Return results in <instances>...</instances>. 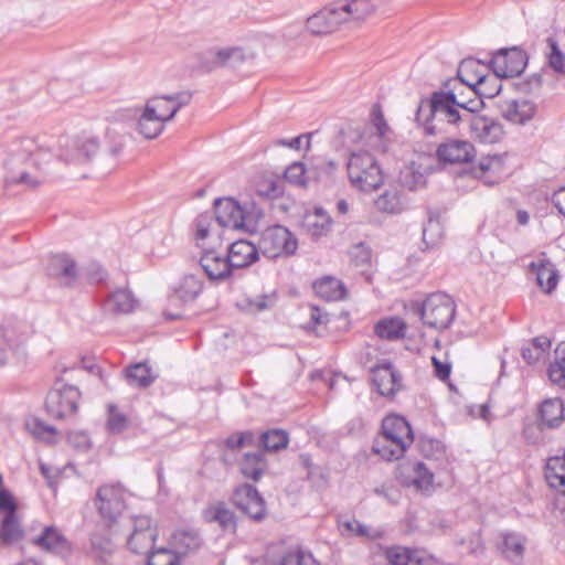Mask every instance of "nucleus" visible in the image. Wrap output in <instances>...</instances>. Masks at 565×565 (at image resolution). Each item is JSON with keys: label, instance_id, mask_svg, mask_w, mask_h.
I'll list each match as a JSON object with an SVG mask.
<instances>
[{"label": "nucleus", "instance_id": "43", "mask_svg": "<svg viewBox=\"0 0 565 565\" xmlns=\"http://www.w3.org/2000/svg\"><path fill=\"white\" fill-rule=\"evenodd\" d=\"M376 209L384 213L397 214L404 210V203L397 189L385 190L374 202Z\"/></svg>", "mask_w": 565, "mask_h": 565}, {"label": "nucleus", "instance_id": "49", "mask_svg": "<svg viewBox=\"0 0 565 565\" xmlns=\"http://www.w3.org/2000/svg\"><path fill=\"white\" fill-rule=\"evenodd\" d=\"M259 441L265 450L278 451L287 447L289 437L282 429H270L260 435Z\"/></svg>", "mask_w": 565, "mask_h": 565}, {"label": "nucleus", "instance_id": "37", "mask_svg": "<svg viewBox=\"0 0 565 565\" xmlns=\"http://www.w3.org/2000/svg\"><path fill=\"white\" fill-rule=\"evenodd\" d=\"M136 303V299L128 289H117L108 296L105 307L114 313H129L135 309Z\"/></svg>", "mask_w": 565, "mask_h": 565}, {"label": "nucleus", "instance_id": "39", "mask_svg": "<svg viewBox=\"0 0 565 565\" xmlns=\"http://www.w3.org/2000/svg\"><path fill=\"white\" fill-rule=\"evenodd\" d=\"M24 532L21 527L17 513L6 514L0 525V542L4 545H11L23 539Z\"/></svg>", "mask_w": 565, "mask_h": 565}, {"label": "nucleus", "instance_id": "17", "mask_svg": "<svg viewBox=\"0 0 565 565\" xmlns=\"http://www.w3.org/2000/svg\"><path fill=\"white\" fill-rule=\"evenodd\" d=\"M372 382L379 394L386 397H393L402 388L401 375L390 363L373 367Z\"/></svg>", "mask_w": 565, "mask_h": 565}, {"label": "nucleus", "instance_id": "20", "mask_svg": "<svg viewBox=\"0 0 565 565\" xmlns=\"http://www.w3.org/2000/svg\"><path fill=\"white\" fill-rule=\"evenodd\" d=\"M383 554L390 565H436L424 552L404 546L386 547Z\"/></svg>", "mask_w": 565, "mask_h": 565}, {"label": "nucleus", "instance_id": "41", "mask_svg": "<svg viewBox=\"0 0 565 565\" xmlns=\"http://www.w3.org/2000/svg\"><path fill=\"white\" fill-rule=\"evenodd\" d=\"M166 122L149 113L145 107L137 122V130L146 139H154L161 135Z\"/></svg>", "mask_w": 565, "mask_h": 565}, {"label": "nucleus", "instance_id": "60", "mask_svg": "<svg viewBox=\"0 0 565 565\" xmlns=\"http://www.w3.org/2000/svg\"><path fill=\"white\" fill-rule=\"evenodd\" d=\"M25 427L35 438L47 443H51L53 436L56 434V429L53 426L46 425L38 418L28 420Z\"/></svg>", "mask_w": 565, "mask_h": 565}, {"label": "nucleus", "instance_id": "14", "mask_svg": "<svg viewBox=\"0 0 565 565\" xmlns=\"http://www.w3.org/2000/svg\"><path fill=\"white\" fill-rule=\"evenodd\" d=\"M32 543L40 550L47 553L67 557L72 554L73 546L63 532L54 526H45L41 534L32 540Z\"/></svg>", "mask_w": 565, "mask_h": 565}, {"label": "nucleus", "instance_id": "48", "mask_svg": "<svg viewBox=\"0 0 565 565\" xmlns=\"http://www.w3.org/2000/svg\"><path fill=\"white\" fill-rule=\"evenodd\" d=\"M338 527L341 535L344 537H376V535L370 532V529L366 525L360 523L355 519H340L338 521Z\"/></svg>", "mask_w": 565, "mask_h": 565}, {"label": "nucleus", "instance_id": "59", "mask_svg": "<svg viewBox=\"0 0 565 565\" xmlns=\"http://www.w3.org/2000/svg\"><path fill=\"white\" fill-rule=\"evenodd\" d=\"M399 181L408 190H417L426 184L425 175L415 170L413 166L406 167L401 171Z\"/></svg>", "mask_w": 565, "mask_h": 565}, {"label": "nucleus", "instance_id": "26", "mask_svg": "<svg viewBox=\"0 0 565 565\" xmlns=\"http://www.w3.org/2000/svg\"><path fill=\"white\" fill-rule=\"evenodd\" d=\"M203 519L207 523H216L224 532L234 533L237 527L235 513L224 502L209 505L203 511Z\"/></svg>", "mask_w": 565, "mask_h": 565}, {"label": "nucleus", "instance_id": "7", "mask_svg": "<svg viewBox=\"0 0 565 565\" xmlns=\"http://www.w3.org/2000/svg\"><path fill=\"white\" fill-rule=\"evenodd\" d=\"M94 505L107 526H111L126 508L125 489L119 483L100 486L96 491Z\"/></svg>", "mask_w": 565, "mask_h": 565}, {"label": "nucleus", "instance_id": "40", "mask_svg": "<svg viewBox=\"0 0 565 565\" xmlns=\"http://www.w3.org/2000/svg\"><path fill=\"white\" fill-rule=\"evenodd\" d=\"M313 289L317 296L327 301L341 300L345 295V288L343 284L332 277H324L315 282Z\"/></svg>", "mask_w": 565, "mask_h": 565}, {"label": "nucleus", "instance_id": "19", "mask_svg": "<svg viewBox=\"0 0 565 565\" xmlns=\"http://www.w3.org/2000/svg\"><path fill=\"white\" fill-rule=\"evenodd\" d=\"M334 6L341 24H359L370 18L375 11V7L370 0H345L334 2Z\"/></svg>", "mask_w": 565, "mask_h": 565}, {"label": "nucleus", "instance_id": "8", "mask_svg": "<svg viewBox=\"0 0 565 565\" xmlns=\"http://www.w3.org/2000/svg\"><path fill=\"white\" fill-rule=\"evenodd\" d=\"M79 396L81 393L77 387L57 383L46 396V411L56 419H62L73 415L77 411Z\"/></svg>", "mask_w": 565, "mask_h": 565}, {"label": "nucleus", "instance_id": "2", "mask_svg": "<svg viewBox=\"0 0 565 565\" xmlns=\"http://www.w3.org/2000/svg\"><path fill=\"white\" fill-rule=\"evenodd\" d=\"M471 115L459 108L455 97L444 88L433 92L429 97L420 98L415 122L425 136H438L459 131L466 127Z\"/></svg>", "mask_w": 565, "mask_h": 565}, {"label": "nucleus", "instance_id": "61", "mask_svg": "<svg viewBox=\"0 0 565 565\" xmlns=\"http://www.w3.org/2000/svg\"><path fill=\"white\" fill-rule=\"evenodd\" d=\"M500 160L498 158H488L484 160H481L478 167L473 168L471 173L477 179H484L486 184H493L497 183V180H489L487 179L486 174L488 172H494L500 168Z\"/></svg>", "mask_w": 565, "mask_h": 565}, {"label": "nucleus", "instance_id": "13", "mask_svg": "<svg viewBox=\"0 0 565 565\" xmlns=\"http://www.w3.org/2000/svg\"><path fill=\"white\" fill-rule=\"evenodd\" d=\"M233 503L254 521L266 516L265 501L252 484H242L233 493Z\"/></svg>", "mask_w": 565, "mask_h": 565}, {"label": "nucleus", "instance_id": "12", "mask_svg": "<svg viewBox=\"0 0 565 565\" xmlns=\"http://www.w3.org/2000/svg\"><path fill=\"white\" fill-rule=\"evenodd\" d=\"M99 150V141L96 137L82 134L62 146L60 159L65 163L89 161Z\"/></svg>", "mask_w": 565, "mask_h": 565}, {"label": "nucleus", "instance_id": "31", "mask_svg": "<svg viewBox=\"0 0 565 565\" xmlns=\"http://www.w3.org/2000/svg\"><path fill=\"white\" fill-rule=\"evenodd\" d=\"M409 446L411 444L381 435L374 440L372 449L383 459L391 461L402 458Z\"/></svg>", "mask_w": 565, "mask_h": 565}, {"label": "nucleus", "instance_id": "58", "mask_svg": "<svg viewBox=\"0 0 565 565\" xmlns=\"http://www.w3.org/2000/svg\"><path fill=\"white\" fill-rule=\"evenodd\" d=\"M339 170V163L334 160L319 159L310 167L311 178L322 180L332 178Z\"/></svg>", "mask_w": 565, "mask_h": 565}, {"label": "nucleus", "instance_id": "63", "mask_svg": "<svg viewBox=\"0 0 565 565\" xmlns=\"http://www.w3.org/2000/svg\"><path fill=\"white\" fill-rule=\"evenodd\" d=\"M215 214L203 213L196 217L195 227H196V239H205L210 232L213 231V225H215Z\"/></svg>", "mask_w": 565, "mask_h": 565}, {"label": "nucleus", "instance_id": "54", "mask_svg": "<svg viewBox=\"0 0 565 565\" xmlns=\"http://www.w3.org/2000/svg\"><path fill=\"white\" fill-rule=\"evenodd\" d=\"M92 550L96 557L102 562H106V558L114 552V544L110 537L98 531L94 532L90 537Z\"/></svg>", "mask_w": 565, "mask_h": 565}, {"label": "nucleus", "instance_id": "18", "mask_svg": "<svg viewBox=\"0 0 565 565\" xmlns=\"http://www.w3.org/2000/svg\"><path fill=\"white\" fill-rule=\"evenodd\" d=\"M341 25L334 3H331L306 21V29L313 35H326L334 32Z\"/></svg>", "mask_w": 565, "mask_h": 565}, {"label": "nucleus", "instance_id": "42", "mask_svg": "<svg viewBox=\"0 0 565 565\" xmlns=\"http://www.w3.org/2000/svg\"><path fill=\"white\" fill-rule=\"evenodd\" d=\"M305 227L312 237L326 235L331 227V220L322 209H316L315 212L305 217Z\"/></svg>", "mask_w": 565, "mask_h": 565}, {"label": "nucleus", "instance_id": "34", "mask_svg": "<svg viewBox=\"0 0 565 565\" xmlns=\"http://www.w3.org/2000/svg\"><path fill=\"white\" fill-rule=\"evenodd\" d=\"M105 137L110 141V146L98 162V167L103 171L111 170L116 166L117 158L124 148L122 136L114 127H106Z\"/></svg>", "mask_w": 565, "mask_h": 565}, {"label": "nucleus", "instance_id": "5", "mask_svg": "<svg viewBox=\"0 0 565 565\" xmlns=\"http://www.w3.org/2000/svg\"><path fill=\"white\" fill-rule=\"evenodd\" d=\"M420 319L428 328L436 330L448 329L456 315V303L451 297L443 292L429 295L417 307Z\"/></svg>", "mask_w": 565, "mask_h": 565}, {"label": "nucleus", "instance_id": "22", "mask_svg": "<svg viewBox=\"0 0 565 565\" xmlns=\"http://www.w3.org/2000/svg\"><path fill=\"white\" fill-rule=\"evenodd\" d=\"M466 127L470 132L484 143H494L500 140L503 130L500 124L493 119L472 114L470 120L467 121Z\"/></svg>", "mask_w": 565, "mask_h": 565}, {"label": "nucleus", "instance_id": "53", "mask_svg": "<svg viewBox=\"0 0 565 565\" xmlns=\"http://www.w3.org/2000/svg\"><path fill=\"white\" fill-rule=\"evenodd\" d=\"M285 179L291 184L305 188L311 178L310 168L306 169L302 162H294L287 167L285 171Z\"/></svg>", "mask_w": 565, "mask_h": 565}, {"label": "nucleus", "instance_id": "64", "mask_svg": "<svg viewBox=\"0 0 565 565\" xmlns=\"http://www.w3.org/2000/svg\"><path fill=\"white\" fill-rule=\"evenodd\" d=\"M275 302V295H260L248 300L247 309L253 313H257L273 308Z\"/></svg>", "mask_w": 565, "mask_h": 565}, {"label": "nucleus", "instance_id": "3", "mask_svg": "<svg viewBox=\"0 0 565 565\" xmlns=\"http://www.w3.org/2000/svg\"><path fill=\"white\" fill-rule=\"evenodd\" d=\"M351 185L363 192H372L383 184L382 169L375 157L366 150H351L347 162Z\"/></svg>", "mask_w": 565, "mask_h": 565}, {"label": "nucleus", "instance_id": "27", "mask_svg": "<svg viewBox=\"0 0 565 565\" xmlns=\"http://www.w3.org/2000/svg\"><path fill=\"white\" fill-rule=\"evenodd\" d=\"M199 533L191 529H181L174 531L169 541V545L181 559L182 556L196 552L201 546Z\"/></svg>", "mask_w": 565, "mask_h": 565}, {"label": "nucleus", "instance_id": "1", "mask_svg": "<svg viewBox=\"0 0 565 565\" xmlns=\"http://www.w3.org/2000/svg\"><path fill=\"white\" fill-rule=\"evenodd\" d=\"M52 160L51 151L40 147L34 139L23 138L13 142L4 161V185H40L51 170Z\"/></svg>", "mask_w": 565, "mask_h": 565}, {"label": "nucleus", "instance_id": "51", "mask_svg": "<svg viewBox=\"0 0 565 565\" xmlns=\"http://www.w3.org/2000/svg\"><path fill=\"white\" fill-rule=\"evenodd\" d=\"M350 256L353 265L365 274L371 267L372 263V250L364 243H358L350 249Z\"/></svg>", "mask_w": 565, "mask_h": 565}, {"label": "nucleus", "instance_id": "56", "mask_svg": "<svg viewBox=\"0 0 565 565\" xmlns=\"http://www.w3.org/2000/svg\"><path fill=\"white\" fill-rule=\"evenodd\" d=\"M443 237V226L437 217L429 215L423 227V242L427 247H434Z\"/></svg>", "mask_w": 565, "mask_h": 565}, {"label": "nucleus", "instance_id": "23", "mask_svg": "<svg viewBox=\"0 0 565 565\" xmlns=\"http://www.w3.org/2000/svg\"><path fill=\"white\" fill-rule=\"evenodd\" d=\"M203 288L202 280L193 274L184 275L169 297V306H179L196 299Z\"/></svg>", "mask_w": 565, "mask_h": 565}, {"label": "nucleus", "instance_id": "47", "mask_svg": "<svg viewBox=\"0 0 565 565\" xmlns=\"http://www.w3.org/2000/svg\"><path fill=\"white\" fill-rule=\"evenodd\" d=\"M145 108L166 124L172 120L175 116L171 115V103L167 95L149 98L145 104Z\"/></svg>", "mask_w": 565, "mask_h": 565}, {"label": "nucleus", "instance_id": "35", "mask_svg": "<svg viewBox=\"0 0 565 565\" xmlns=\"http://www.w3.org/2000/svg\"><path fill=\"white\" fill-rule=\"evenodd\" d=\"M406 330V322L397 317L382 319L374 326V333L379 338L390 341L403 339Z\"/></svg>", "mask_w": 565, "mask_h": 565}, {"label": "nucleus", "instance_id": "15", "mask_svg": "<svg viewBox=\"0 0 565 565\" xmlns=\"http://www.w3.org/2000/svg\"><path fill=\"white\" fill-rule=\"evenodd\" d=\"M46 271L52 279L64 287L72 286L78 277L76 262L65 254L52 256Z\"/></svg>", "mask_w": 565, "mask_h": 565}, {"label": "nucleus", "instance_id": "32", "mask_svg": "<svg viewBox=\"0 0 565 565\" xmlns=\"http://www.w3.org/2000/svg\"><path fill=\"white\" fill-rule=\"evenodd\" d=\"M125 377L128 384L146 388L156 381L158 373L154 372L148 363L139 362L125 369Z\"/></svg>", "mask_w": 565, "mask_h": 565}, {"label": "nucleus", "instance_id": "11", "mask_svg": "<svg viewBox=\"0 0 565 565\" xmlns=\"http://www.w3.org/2000/svg\"><path fill=\"white\" fill-rule=\"evenodd\" d=\"M444 89L449 96L455 97L459 108L469 115L477 114L484 107V103L479 97L473 81L451 79L446 83Z\"/></svg>", "mask_w": 565, "mask_h": 565}, {"label": "nucleus", "instance_id": "50", "mask_svg": "<svg viewBox=\"0 0 565 565\" xmlns=\"http://www.w3.org/2000/svg\"><path fill=\"white\" fill-rule=\"evenodd\" d=\"M148 565H179L180 558L169 545V547H152L147 554Z\"/></svg>", "mask_w": 565, "mask_h": 565}, {"label": "nucleus", "instance_id": "16", "mask_svg": "<svg viewBox=\"0 0 565 565\" xmlns=\"http://www.w3.org/2000/svg\"><path fill=\"white\" fill-rule=\"evenodd\" d=\"M437 157L440 161L448 163H467L476 157L473 145L466 140L451 139L437 148Z\"/></svg>", "mask_w": 565, "mask_h": 565}, {"label": "nucleus", "instance_id": "46", "mask_svg": "<svg viewBox=\"0 0 565 565\" xmlns=\"http://www.w3.org/2000/svg\"><path fill=\"white\" fill-rule=\"evenodd\" d=\"M551 348V341L546 337H539L522 349V358L529 364H533L544 359Z\"/></svg>", "mask_w": 565, "mask_h": 565}, {"label": "nucleus", "instance_id": "30", "mask_svg": "<svg viewBox=\"0 0 565 565\" xmlns=\"http://www.w3.org/2000/svg\"><path fill=\"white\" fill-rule=\"evenodd\" d=\"M387 438H395L407 444L414 440L413 430L408 422L399 415L386 416L382 422V434Z\"/></svg>", "mask_w": 565, "mask_h": 565}, {"label": "nucleus", "instance_id": "24", "mask_svg": "<svg viewBox=\"0 0 565 565\" xmlns=\"http://www.w3.org/2000/svg\"><path fill=\"white\" fill-rule=\"evenodd\" d=\"M200 265L211 280H223L232 273L226 255H221L213 249L203 252Z\"/></svg>", "mask_w": 565, "mask_h": 565}, {"label": "nucleus", "instance_id": "6", "mask_svg": "<svg viewBox=\"0 0 565 565\" xmlns=\"http://www.w3.org/2000/svg\"><path fill=\"white\" fill-rule=\"evenodd\" d=\"M258 248L268 258L290 256L296 253L298 241L287 227L275 225L263 232Z\"/></svg>", "mask_w": 565, "mask_h": 565}, {"label": "nucleus", "instance_id": "44", "mask_svg": "<svg viewBox=\"0 0 565 565\" xmlns=\"http://www.w3.org/2000/svg\"><path fill=\"white\" fill-rule=\"evenodd\" d=\"M501 76H498L494 72L491 75H479L475 82V87L479 97L493 98L501 90Z\"/></svg>", "mask_w": 565, "mask_h": 565}, {"label": "nucleus", "instance_id": "36", "mask_svg": "<svg viewBox=\"0 0 565 565\" xmlns=\"http://www.w3.org/2000/svg\"><path fill=\"white\" fill-rule=\"evenodd\" d=\"M525 539L516 533H505L499 544L502 555L512 563H520L524 555Z\"/></svg>", "mask_w": 565, "mask_h": 565}, {"label": "nucleus", "instance_id": "38", "mask_svg": "<svg viewBox=\"0 0 565 565\" xmlns=\"http://www.w3.org/2000/svg\"><path fill=\"white\" fill-rule=\"evenodd\" d=\"M241 472L245 478L258 481L266 468V460L260 451L247 452L239 462Z\"/></svg>", "mask_w": 565, "mask_h": 565}, {"label": "nucleus", "instance_id": "52", "mask_svg": "<svg viewBox=\"0 0 565 565\" xmlns=\"http://www.w3.org/2000/svg\"><path fill=\"white\" fill-rule=\"evenodd\" d=\"M412 484L420 490L427 491L431 488L434 481V473L423 462H416L412 467Z\"/></svg>", "mask_w": 565, "mask_h": 565}, {"label": "nucleus", "instance_id": "9", "mask_svg": "<svg viewBox=\"0 0 565 565\" xmlns=\"http://www.w3.org/2000/svg\"><path fill=\"white\" fill-rule=\"evenodd\" d=\"M490 65L498 76H519L527 65V54L516 46L501 49L492 56Z\"/></svg>", "mask_w": 565, "mask_h": 565}, {"label": "nucleus", "instance_id": "45", "mask_svg": "<svg viewBox=\"0 0 565 565\" xmlns=\"http://www.w3.org/2000/svg\"><path fill=\"white\" fill-rule=\"evenodd\" d=\"M544 54L547 65L555 73L565 75V53L561 50L555 39L551 36L546 39V50Z\"/></svg>", "mask_w": 565, "mask_h": 565}, {"label": "nucleus", "instance_id": "4", "mask_svg": "<svg viewBox=\"0 0 565 565\" xmlns=\"http://www.w3.org/2000/svg\"><path fill=\"white\" fill-rule=\"evenodd\" d=\"M215 222L218 227L253 232L260 211H247L233 199H217L214 202Z\"/></svg>", "mask_w": 565, "mask_h": 565}, {"label": "nucleus", "instance_id": "28", "mask_svg": "<svg viewBox=\"0 0 565 565\" xmlns=\"http://www.w3.org/2000/svg\"><path fill=\"white\" fill-rule=\"evenodd\" d=\"M501 110L503 117L509 121L523 125L533 118L536 106L527 99H513L505 102Z\"/></svg>", "mask_w": 565, "mask_h": 565}, {"label": "nucleus", "instance_id": "10", "mask_svg": "<svg viewBox=\"0 0 565 565\" xmlns=\"http://www.w3.org/2000/svg\"><path fill=\"white\" fill-rule=\"evenodd\" d=\"M132 531L127 539L129 550L135 554H148L154 546L157 530L147 515L131 516Z\"/></svg>", "mask_w": 565, "mask_h": 565}, {"label": "nucleus", "instance_id": "33", "mask_svg": "<svg viewBox=\"0 0 565 565\" xmlns=\"http://www.w3.org/2000/svg\"><path fill=\"white\" fill-rule=\"evenodd\" d=\"M540 428H555L564 420V406L561 399H546L540 407Z\"/></svg>", "mask_w": 565, "mask_h": 565}, {"label": "nucleus", "instance_id": "21", "mask_svg": "<svg viewBox=\"0 0 565 565\" xmlns=\"http://www.w3.org/2000/svg\"><path fill=\"white\" fill-rule=\"evenodd\" d=\"M249 57H253L252 53L247 54L243 47L233 46L209 52L204 63L209 70L235 67Z\"/></svg>", "mask_w": 565, "mask_h": 565}, {"label": "nucleus", "instance_id": "55", "mask_svg": "<svg viewBox=\"0 0 565 565\" xmlns=\"http://www.w3.org/2000/svg\"><path fill=\"white\" fill-rule=\"evenodd\" d=\"M107 427L113 434H120L130 427V419L116 405H108Z\"/></svg>", "mask_w": 565, "mask_h": 565}, {"label": "nucleus", "instance_id": "29", "mask_svg": "<svg viewBox=\"0 0 565 565\" xmlns=\"http://www.w3.org/2000/svg\"><path fill=\"white\" fill-rule=\"evenodd\" d=\"M530 267L536 275V281L540 288L544 292L551 294L558 282V273L555 265L550 259L540 258L536 262H532Z\"/></svg>", "mask_w": 565, "mask_h": 565}, {"label": "nucleus", "instance_id": "62", "mask_svg": "<svg viewBox=\"0 0 565 565\" xmlns=\"http://www.w3.org/2000/svg\"><path fill=\"white\" fill-rule=\"evenodd\" d=\"M420 452L426 458L438 459L445 454V447L441 441L431 438L422 439L419 443Z\"/></svg>", "mask_w": 565, "mask_h": 565}, {"label": "nucleus", "instance_id": "25", "mask_svg": "<svg viewBox=\"0 0 565 565\" xmlns=\"http://www.w3.org/2000/svg\"><path fill=\"white\" fill-rule=\"evenodd\" d=\"M226 257L232 270L248 267L258 259V248L248 241L239 239L231 244Z\"/></svg>", "mask_w": 565, "mask_h": 565}, {"label": "nucleus", "instance_id": "57", "mask_svg": "<svg viewBox=\"0 0 565 565\" xmlns=\"http://www.w3.org/2000/svg\"><path fill=\"white\" fill-rule=\"evenodd\" d=\"M279 565H320L313 555L302 550H291L286 552L279 562Z\"/></svg>", "mask_w": 565, "mask_h": 565}]
</instances>
